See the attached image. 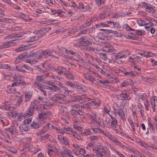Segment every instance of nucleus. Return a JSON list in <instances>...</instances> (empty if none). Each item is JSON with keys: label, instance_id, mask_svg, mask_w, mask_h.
I'll return each instance as SVG.
<instances>
[{"label": "nucleus", "instance_id": "1", "mask_svg": "<svg viewBox=\"0 0 157 157\" xmlns=\"http://www.w3.org/2000/svg\"><path fill=\"white\" fill-rule=\"evenodd\" d=\"M65 96L62 94L57 93L52 96L49 97L50 100L56 103V105L58 106H62V102L63 101Z\"/></svg>", "mask_w": 157, "mask_h": 157}, {"label": "nucleus", "instance_id": "2", "mask_svg": "<svg viewBox=\"0 0 157 157\" xmlns=\"http://www.w3.org/2000/svg\"><path fill=\"white\" fill-rule=\"evenodd\" d=\"M39 104V101L37 100H34L31 103L29 108L25 113L24 116L26 117H28L32 116L34 112L35 109H36V107Z\"/></svg>", "mask_w": 157, "mask_h": 157}, {"label": "nucleus", "instance_id": "3", "mask_svg": "<svg viewBox=\"0 0 157 157\" xmlns=\"http://www.w3.org/2000/svg\"><path fill=\"white\" fill-rule=\"evenodd\" d=\"M67 51V52H69L68 55H71L72 56H71L68 55H64V57L66 58H67L69 59L76 60L78 61V60H77V59H78L83 62H85V60L77 52H74L71 50Z\"/></svg>", "mask_w": 157, "mask_h": 157}, {"label": "nucleus", "instance_id": "4", "mask_svg": "<svg viewBox=\"0 0 157 157\" xmlns=\"http://www.w3.org/2000/svg\"><path fill=\"white\" fill-rule=\"evenodd\" d=\"M141 5V7L145 8L146 11L148 12L149 13L153 14L155 13L156 12V10L155 9V7L149 3L143 2Z\"/></svg>", "mask_w": 157, "mask_h": 157}, {"label": "nucleus", "instance_id": "5", "mask_svg": "<svg viewBox=\"0 0 157 157\" xmlns=\"http://www.w3.org/2000/svg\"><path fill=\"white\" fill-rule=\"evenodd\" d=\"M30 56V55H28V53L27 52H24L22 54L19 55L15 59V64H17L20 62L22 60L28 58Z\"/></svg>", "mask_w": 157, "mask_h": 157}, {"label": "nucleus", "instance_id": "6", "mask_svg": "<svg viewBox=\"0 0 157 157\" xmlns=\"http://www.w3.org/2000/svg\"><path fill=\"white\" fill-rule=\"evenodd\" d=\"M90 124L95 126L99 125L100 124L101 120L100 118H94L92 116L90 117Z\"/></svg>", "mask_w": 157, "mask_h": 157}, {"label": "nucleus", "instance_id": "7", "mask_svg": "<svg viewBox=\"0 0 157 157\" xmlns=\"http://www.w3.org/2000/svg\"><path fill=\"white\" fill-rule=\"evenodd\" d=\"M52 51L50 50H45L40 52L39 56L41 58H45L48 56H52Z\"/></svg>", "mask_w": 157, "mask_h": 157}, {"label": "nucleus", "instance_id": "8", "mask_svg": "<svg viewBox=\"0 0 157 157\" xmlns=\"http://www.w3.org/2000/svg\"><path fill=\"white\" fill-rule=\"evenodd\" d=\"M109 116L111 119L110 123H109V126L112 128H116L118 126L117 120L116 117H113L111 114H109Z\"/></svg>", "mask_w": 157, "mask_h": 157}, {"label": "nucleus", "instance_id": "9", "mask_svg": "<svg viewBox=\"0 0 157 157\" xmlns=\"http://www.w3.org/2000/svg\"><path fill=\"white\" fill-rule=\"evenodd\" d=\"M86 37H81L79 39L77 40L76 41L79 44L84 45V46H87L90 44H91L90 41L87 40L86 39Z\"/></svg>", "mask_w": 157, "mask_h": 157}, {"label": "nucleus", "instance_id": "10", "mask_svg": "<svg viewBox=\"0 0 157 157\" xmlns=\"http://www.w3.org/2000/svg\"><path fill=\"white\" fill-rule=\"evenodd\" d=\"M46 35V34L44 33L40 35L33 36L31 37L29 39L27 40V42H30L38 40H39L41 38L43 37L44 36Z\"/></svg>", "mask_w": 157, "mask_h": 157}, {"label": "nucleus", "instance_id": "11", "mask_svg": "<svg viewBox=\"0 0 157 157\" xmlns=\"http://www.w3.org/2000/svg\"><path fill=\"white\" fill-rule=\"evenodd\" d=\"M113 109L114 111V113L115 115L117 113L118 115L124 121H126V118H125L124 113L121 109H118L117 112L116 111V109L115 108H113Z\"/></svg>", "mask_w": 157, "mask_h": 157}, {"label": "nucleus", "instance_id": "12", "mask_svg": "<svg viewBox=\"0 0 157 157\" xmlns=\"http://www.w3.org/2000/svg\"><path fill=\"white\" fill-rule=\"evenodd\" d=\"M136 53L140 55V56H144V57H151L153 56V54L150 52H146L140 50H137Z\"/></svg>", "mask_w": 157, "mask_h": 157}, {"label": "nucleus", "instance_id": "13", "mask_svg": "<svg viewBox=\"0 0 157 157\" xmlns=\"http://www.w3.org/2000/svg\"><path fill=\"white\" fill-rule=\"evenodd\" d=\"M49 114V112L48 111H42L40 113H39V119H42L45 121V120L48 117Z\"/></svg>", "mask_w": 157, "mask_h": 157}, {"label": "nucleus", "instance_id": "14", "mask_svg": "<svg viewBox=\"0 0 157 157\" xmlns=\"http://www.w3.org/2000/svg\"><path fill=\"white\" fill-rule=\"evenodd\" d=\"M130 54V52L127 50L121 51L118 53V58H125Z\"/></svg>", "mask_w": 157, "mask_h": 157}, {"label": "nucleus", "instance_id": "15", "mask_svg": "<svg viewBox=\"0 0 157 157\" xmlns=\"http://www.w3.org/2000/svg\"><path fill=\"white\" fill-rule=\"evenodd\" d=\"M82 48L84 49V50L87 51H91L93 53L97 54L98 52V50L96 48L88 46H82Z\"/></svg>", "mask_w": 157, "mask_h": 157}, {"label": "nucleus", "instance_id": "16", "mask_svg": "<svg viewBox=\"0 0 157 157\" xmlns=\"http://www.w3.org/2000/svg\"><path fill=\"white\" fill-rule=\"evenodd\" d=\"M66 70V69L64 67L59 66L57 67L56 72L59 75L64 74Z\"/></svg>", "mask_w": 157, "mask_h": 157}, {"label": "nucleus", "instance_id": "17", "mask_svg": "<svg viewBox=\"0 0 157 157\" xmlns=\"http://www.w3.org/2000/svg\"><path fill=\"white\" fill-rule=\"evenodd\" d=\"M139 73L138 72L134 71H132L129 72L124 71L123 72L124 75L132 77H135L137 75L139 74Z\"/></svg>", "mask_w": 157, "mask_h": 157}, {"label": "nucleus", "instance_id": "18", "mask_svg": "<svg viewBox=\"0 0 157 157\" xmlns=\"http://www.w3.org/2000/svg\"><path fill=\"white\" fill-rule=\"evenodd\" d=\"M63 113L62 114L61 119L65 124H68L67 120L69 119V117L67 112H64L63 110Z\"/></svg>", "mask_w": 157, "mask_h": 157}, {"label": "nucleus", "instance_id": "19", "mask_svg": "<svg viewBox=\"0 0 157 157\" xmlns=\"http://www.w3.org/2000/svg\"><path fill=\"white\" fill-rule=\"evenodd\" d=\"M57 48H58V50H59V52L61 54V56H63L65 55L64 54L65 52H66L67 54H68L69 52H67V51H70L64 48L61 47L57 46Z\"/></svg>", "mask_w": 157, "mask_h": 157}, {"label": "nucleus", "instance_id": "20", "mask_svg": "<svg viewBox=\"0 0 157 157\" xmlns=\"http://www.w3.org/2000/svg\"><path fill=\"white\" fill-rule=\"evenodd\" d=\"M6 130L10 133L12 135L13 134H16L17 133L15 128L13 127H11L7 128L6 129Z\"/></svg>", "mask_w": 157, "mask_h": 157}, {"label": "nucleus", "instance_id": "21", "mask_svg": "<svg viewBox=\"0 0 157 157\" xmlns=\"http://www.w3.org/2000/svg\"><path fill=\"white\" fill-rule=\"evenodd\" d=\"M41 71V73L44 74V78H46L47 77H49L51 78H55L54 76L53 75H50V73L48 72V71L45 70H40Z\"/></svg>", "mask_w": 157, "mask_h": 157}, {"label": "nucleus", "instance_id": "22", "mask_svg": "<svg viewBox=\"0 0 157 157\" xmlns=\"http://www.w3.org/2000/svg\"><path fill=\"white\" fill-rule=\"evenodd\" d=\"M33 148V145L29 143L25 144L23 147V149L25 151H30Z\"/></svg>", "mask_w": 157, "mask_h": 157}, {"label": "nucleus", "instance_id": "23", "mask_svg": "<svg viewBox=\"0 0 157 157\" xmlns=\"http://www.w3.org/2000/svg\"><path fill=\"white\" fill-rule=\"evenodd\" d=\"M102 50L106 52H114L115 49L112 46H104L103 47Z\"/></svg>", "mask_w": 157, "mask_h": 157}, {"label": "nucleus", "instance_id": "24", "mask_svg": "<svg viewBox=\"0 0 157 157\" xmlns=\"http://www.w3.org/2000/svg\"><path fill=\"white\" fill-rule=\"evenodd\" d=\"M121 93L122 95L123 100H129L130 99V98L127 94V91L126 90H122L121 91Z\"/></svg>", "mask_w": 157, "mask_h": 157}, {"label": "nucleus", "instance_id": "25", "mask_svg": "<svg viewBox=\"0 0 157 157\" xmlns=\"http://www.w3.org/2000/svg\"><path fill=\"white\" fill-rule=\"evenodd\" d=\"M12 76L13 78V81H20V80H23L22 79H20V77L21 75L17 74L16 73H13L12 75Z\"/></svg>", "mask_w": 157, "mask_h": 157}, {"label": "nucleus", "instance_id": "26", "mask_svg": "<svg viewBox=\"0 0 157 157\" xmlns=\"http://www.w3.org/2000/svg\"><path fill=\"white\" fill-rule=\"evenodd\" d=\"M19 85H20L21 86H25L26 85V83L24 80H20V81H16L14 82L12 84V86L13 87H14Z\"/></svg>", "mask_w": 157, "mask_h": 157}, {"label": "nucleus", "instance_id": "27", "mask_svg": "<svg viewBox=\"0 0 157 157\" xmlns=\"http://www.w3.org/2000/svg\"><path fill=\"white\" fill-rule=\"evenodd\" d=\"M84 76L87 80L92 82H93L95 80L94 78L88 74H84Z\"/></svg>", "mask_w": 157, "mask_h": 157}, {"label": "nucleus", "instance_id": "28", "mask_svg": "<svg viewBox=\"0 0 157 157\" xmlns=\"http://www.w3.org/2000/svg\"><path fill=\"white\" fill-rule=\"evenodd\" d=\"M65 73L64 75H65L66 77L67 78H68L71 80L74 79V77L73 76V75L70 71L66 70V72Z\"/></svg>", "mask_w": 157, "mask_h": 157}, {"label": "nucleus", "instance_id": "29", "mask_svg": "<svg viewBox=\"0 0 157 157\" xmlns=\"http://www.w3.org/2000/svg\"><path fill=\"white\" fill-rule=\"evenodd\" d=\"M10 102L9 101H5L4 104L6 105L4 107V109H6V110L9 111H12L14 108L13 107L11 106H8L7 105H9Z\"/></svg>", "mask_w": 157, "mask_h": 157}, {"label": "nucleus", "instance_id": "30", "mask_svg": "<svg viewBox=\"0 0 157 157\" xmlns=\"http://www.w3.org/2000/svg\"><path fill=\"white\" fill-rule=\"evenodd\" d=\"M97 36L98 38L101 40H105L107 39V36L105 35V33H98Z\"/></svg>", "mask_w": 157, "mask_h": 157}, {"label": "nucleus", "instance_id": "31", "mask_svg": "<svg viewBox=\"0 0 157 157\" xmlns=\"http://www.w3.org/2000/svg\"><path fill=\"white\" fill-rule=\"evenodd\" d=\"M86 58V60H87L88 62H93L94 60V58L92 56L90 55L88 53H85L84 54Z\"/></svg>", "mask_w": 157, "mask_h": 157}, {"label": "nucleus", "instance_id": "32", "mask_svg": "<svg viewBox=\"0 0 157 157\" xmlns=\"http://www.w3.org/2000/svg\"><path fill=\"white\" fill-rule=\"evenodd\" d=\"M101 133L105 136L107 137L110 140H111L113 136L107 131H103Z\"/></svg>", "mask_w": 157, "mask_h": 157}, {"label": "nucleus", "instance_id": "33", "mask_svg": "<svg viewBox=\"0 0 157 157\" xmlns=\"http://www.w3.org/2000/svg\"><path fill=\"white\" fill-rule=\"evenodd\" d=\"M86 105L88 106L89 105H97L99 106L100 103L99 102L97 101H92L88 103H87Z\"/></svg>", "mask_w": 157, "mask_h": 157}, {"label": "nucleus", "instance_id": "34", "mask_svg": "<svg viewBox=\"0 0 157 157\" xmlns=\"http://www.w3.org/2000/svg\"><path fill=\"white\" fill-rule=\"evenodd\" d=\"M19 128L20 130L22 132L23 131H26L28 130V128L27 125L23 123L19 126Z\"/></svg>", "mask_w": 157, "mask_h": 157}, {"label": "nucleus", "instance_id": "35", "mask_svg": "<svg viewBox=\"0 0 157 157\" xmlns=\"http://www.w3.org/2000/svg\"><path fill=\"white\" fill-rule=\"evenodd\" d=\"M48 124L45 125L42 129L40 131V134H44L47 131L48 129Z\"/></svg>", "mask_w": 157, "mask_h": 157}, {"label": "nucleus", "instance_id": "36", "mask_svg": "<svg viewBox=\"0 0 157 157\" xmlns=\"http://www.w3.org/2000/svg\"><path fill=\"white\" fill-rule=\"evenodd\" d=\"M138 106L140 110V112L141 114V116L142 117H143L144 114V107L140 103H139L138 104Z\"/></svg>", "mask_w": 157, "mask_h": 157}, {"label": "nucleus", "instance_id": "37", "mask_svg": "<svg viewBox=\"0 0 157 157\" xmlns=\"http://www.w3.org/2000/svg\"><path fill=\"white\" fill-rule=\"evenodd\" d=\"M30 126L32 128L37 129L39 128L38 123L36 121H34L31 124Z\"/></svg>", "mask_w": 157, "mask_h": 157}, {"label": "nucleus", "instance_id": "38", "mask_svg": "<svg viewBox=\"0 0 157 157\" xmlns=\"http://www.w3.org/2000/svg\"><path fill=\"white\" fill-rule=\"evenodd\" d=\"M92 116L94 118H100V115L98 111H94L92 112V114L90 115V117Z\"/></svg>", "mask_w": 157, "mask_h": 157}, {"label": "nucleus", "instance_id": "39", "mask_svg": "<svg viewBox=\"0 0 157 157\" xmlns=\"http://www.w3.org/2000/svg\"><path fill=\"white\" fill-rule=\"evenodd\" d=\"M25 114H22V113H16V114L15 116V117H17V120L18 121H20L21 120L22 118V117L24 116L25 117H26L24 116Z\"/></svg>", "mask_w": 157, "mask_h": 157}, {"label": "nucleus", "instance_id": "40", "mask_svg": "<svg viewBox=\"0 0 157 157\" xmlns=\"http://www.w3.org/2000/svg\"><path fill=\"white\" fill-rule=\"evenodd\" d=\"M44 79V75H38L36 76L35 79L36 82H40L43 81Z\"/></svg>", "mask_w": 157, "mask_h": 157}, {"label": "nucleus", "instance_id": "41", "mask_svg": "<svg viewBox=\"0 0 157 157\" xmlns=\"http://www.w3.org/2000/svg\"><path fill=\"white\" fill-rule=\"evenodd\" d=\"M32 94L28 93L25 95V101L26 102L29 101L32 97Z\"/></svg>", "mask_w": 157, "mask_h": 157}, {"label": "nucleus", "instance_id": "42", "mask_svg": "<svg viewBox=\"0 0 157 157\" xmlns=\"http://www.w3.org/2000/svg\"><path fill=\"white\" fill-rule=\"evenodd\" d=\"M130 82V80H127L124 81L121 84L120 87H123L124 86H128Z\"/></svg>", "mask_w": 157, "mask_h": 157}, {"label": "nucleus", "instance_id": "43", "mask_svg": "<svg viewBox=\"0 0 157 157\" xmlns=\"http://www.w3.org/2000/svg\"><path fill=\"white\" fill-rule=\"evenodd\" d=\"M52 90L56 92H61L62 91L61 88L56 86L55 85H53L52 86Z\"/></svg>", "mask_w": 157, "mask_h": 157}, {"label": "nucleus", "instance_id": "44", "mask_svg": "<svg viewBox=\"0 0 157 157\" xmlns=\"http://www.w3.org/2000/svg\"><path fill=\"white\" fill-rule=\"evenodd\" d=\"M141 78L143 81L147 82L149 83H152L153 82L152 81L153 79L151 78H148L147 77H145L142 76L141 77Z\"/></svg>", "mask_w": 157, "mask_h": 157}, {"label": "nucleus", "instance_id": "45", "mask_svg": "<svg viewBox=\"0 0 157 157\" xmlns=\"http://www.w3.org/2000/svg\"><path fill=\"white\" fill-rule=\"evenodd\" d=\"M99 56L100 57L105 61H106L108 59V57L105 53H99Z\"/></svg>", "mask_w": 157, "mask_h": 157}, {"label": "nucleus", "instance_id": "46", "mask_svg": "<svg viewBox=\"0 0 157 157\" xmlns=\"http://www.w3.org/2000/svg\"><path fill=\"white\" fill-rule=\"evenodd\" d=\"M97 151H98V152L97 153V154H99L100 155L101 157H102L103 156H104L106 154V151L104 149V148L100 150Z\"/></svg>", "mask_w": 157, "mask_h": 157}, {"label": "nucleus", "instance_id": "47", "mask_svg": "<svg viewBox=\"0 0 157 157\" xmlns=\"http://www.w3.org/2000/svg\"><path fill=\"white\" fill-rule=\"evenodd\" d=\"M146 96L144 94H140L137 95L138 100L139 101H141L145 99V96Z\"/></svg>", "mask_w": 157, "mask_h": 157}, {"label": "nucleus", "instance_id": "48", "mask_svg": "<svg viewBox=\"0 0 157 157\" xmlns=\"http://www.w3.org/2000/svg\"><path fill=\"white\" fill-rule=\"evenodd\" d=\"M122 27L124 29L126 30L127 31H133L135 30L131 28L127 24H124L123 26Z\"/></svg>", "mask_w": 157, "mask_h": 157}, {"label": "nucleus", "instance_id": "49", "mask_svg": "<svg viewBox=\"0 0 157 157\" xmlns=\"http://www.w3.org/2000/svg\"><path fill=\"white\" fill-rule=\"evenodd\" d=\"M63 149L64 151L65 154L68 156L70 155L72 153L71 151L67 148L63 147Z\"/></svg>", "mask_w": 157, "mask_h": 157}, {"label": "nucleus", "instance_id": "50", "mask_svg": "<svg viewBox=\"0 0 157 157\" xmlns=\"http://www.w3.org/2000/svg\"><path fill=\"white\" fill-rule=\"evenodd\" d=\"M21 17L22 18L26 21H29L32 19L31 17H29L28 15L26 14H22L21 15Z\"/></svg>", "mask_w": 157, "mask_h": 157}, {"label": "nucleus", "instance_id": "51", "mask_svg": "<svg viewBox=\"0 0 157 157\" xmlns=\"http://www.w3.org/2000/svg\"><path fill=\"white\" fill-rule=\"evenodd\" d=\"M70 112L72 115L75 117L78 115V109L76 110L75 109H72L70 111Z\"/></svg>", "mask_w": 157, "mask_h": 157}, {"label": "nucleus", "instance_id": "52", "mask_svg": "<svg viewBox=\"0 0 157 157\" xmlns=\"http://www.w3.org/2000/svg\"><path fill=\"white\" fill-rule=\"evenodd\" d=\"M71 107L73 109H77L78 110L81 109L82 107L81 106H80L78 104H75L71 105Z\"/></svg>", "mask_w": 157, "mask_h": 157}, {"label": "nucleus", "instance_id": "53", "mask_svg": "<svg viewBox=\"0 0 157 157\" xmlns=\"http://www.w3.org/2000/svg\"><path fill=\"white\" fill-rule=\"evenodd\" d=\"M21 65H18L17 66H16V68L17 70L19 71L23 72H26V71L24 69H23Z\"/></svg>", "mask_w": 157, "mask_h": 157}, {"label": "nucleus", "instance_id": "54", "mask_svg": "<svg viewBox=\"0 0 157 157\" xmlns=\"http://www.w3.org/2000/svg\"><path fill=\"white\" fill-rule=\"evenodd\" d=\"M90 32V30L89 29H86L83 31H82L78 34V36H79L81 35V34H85L86 33H89Z\"/></svg>", "mask_w": 157, "mask_h": 157}, {"label": "nucleus", "instance_id": "55", "mask_svg": "<svg viewBox=\"0 0 157 157\" xmlns=\"http://www.w3.org/2000/svg\"><path fill=\"white\" fill-rule=\"evenodd\" d=\"M47 67L52 71L56 72V68L53 65L49 64L47 65Z\"/></svg>", "mask_w": 157, "mask_h": 157}, {"label": "nucleus", "instance_id": "56", "mask_svg": "<svg viewBox=\"0 0 157 157\" xmlns=\"http://www.w3.org/2000/svg\"><path fill=\"white\" fill-rule=\"evenodd\" d=\"M94 133H101L102 130L99 128H94L92 129Z\"/></svg>", "mask_w": 157, "mask_h": 157}, {"label": "nucleus", "instance_id": "57", "mask_svg": "<svg viewBox=\"0 0 157 157\" xmlns=\"http://www.w3.org/2000/svg\"><path fill=\"white\" fill-rule=\"evenodd\" d=\"M110 108L108 106H105L104 108V111L105 113H108L109 115L110 113Z\"/></svg>", "mask_w": 157, "mask_h": 157}, {"label": "nucleus", "instance_id": "58", "mask_svg": "<svg viewBox=\"0 0 157 157\" xmlns=\"http://www.w3.org/2000/svg\"><path fill=\"white\" fill-rule=\"evenodd\" d=\"M22 67H24L27 70H28L29 71L32 72V73H33V68H31V67L29 66H28L25 64H24Z\"/></svg>", "mask_w": 157, "mask_h": 157}, {"label": "nucleus", "instance_id": "59", "mask_svg": "<svg viewBox=\"0 0 157 157\" xmlns=\"http://www.w3.org/2000/svg\"><path fill=\"white\" fill-rule=\"evenodd\" d=\"M135 33L139 36H142L144 34V32L143 30H136Z\"/></svg>", "mask_w": 157, "mask_h": 157}, {"label": "nucleus", "instance_id": "60", "mask_svg": "<svg viewBox=\"0 0 157 157\" xmlns=\"http://www.w3.org/2000/svg\"><path fill=\"white\" fill-rule=\"evenodd\" d=\"M128 121L133 131H134L135 130V126L133 121L132 119H129Z\"/></svg>", "mask_w": 157, "mask_h": 157}, {"label": "nucleus", "instance_id": "61", "mask_svg": "<svg viewBox=\"0 0 157 157\" xmlns=\"http://www.w3.org/2000/svg\"><path fill=\"white\" fill-rule=\"evenodd\" d=\"M152 24L153 23L151 22L148 23H146V24L145 25V27L147 30H148L149 29L150 30V28Z\"/></svg>", "mask_w": 157, "mask_h": 157}, {"label": "nucleus", "instance_id": "62", "mask_svg": "<svg viewBox=\"0 0 157 157\" xmlns=\"http://www.w3.org/2000/svg\"><path fill=\"white\" fill-rule=\"evenodd\" d=\"M49 135L47 134L44 136H42L40 137V139L41 141H44L47 140L49 137Z\"/></svg>", "mask_w": 157, "mask_h": 157}, {"label": "nucleus", "instance_id": "63", "mask_svg": "<svg viewBox=\"0 0 157 157\" xmlns=\"http://www.w3.org/2000/svg\"><path fill=\"white\" fill-rule=\"evenodd\" d=\"M45 122V120L39 119V121L38 122V126L40 127H41L43 125Z\"/></svg>", "mask_w": 157, "mask_h": 157}, {"label": "nucleus", "instance_id": "64", "mask_svg": "<svg viewBox=\"0 0 157 157\" xmlns=\"http://www.w3.org/2000/svg\"><path fill=\"white\" fill-rule=\"evenodd\" d=\"M137 22L139 25L143 26L145 25L146 24L147 22L143 20H139L137 21Z\"/></svg>", "mask_w": 157, "mask_h": 157}]
</instances>
